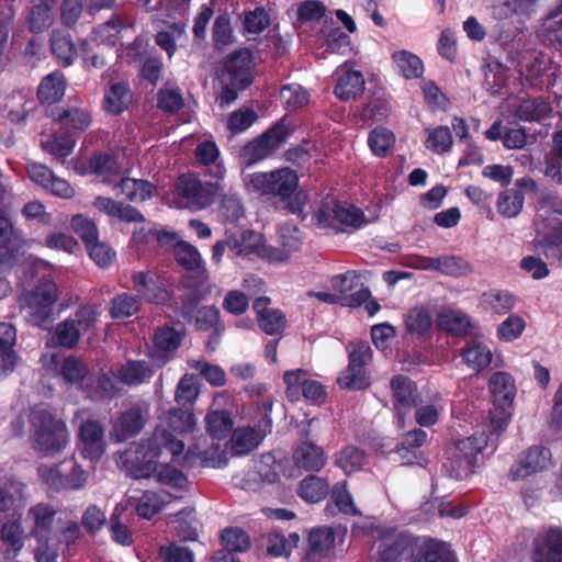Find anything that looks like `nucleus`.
Returning a JSON list of instances; mask_svg holds the SVG:
<instances>
[{"instance_id":"obj_7","label":"nucleus","mask_w":562,"mask_h":562,"mask_svg":"<svg viewBox=\"0 0 562 562\" xmlns=\"http://www.w3.org/2000/svg\"><path fill=\"white\" fill-rule=\"evenodd\" d=\"M412 538L395 528L378 530V539L372 548L373 562H400L411 552Z\"/></svg>"},{"instance_id":"obj_60","label":"nucleus","mask_w":562,"mask_h":562,"mask_svg":"<svg viewBox=\"0 0 562 562\" xmlns=\"http://www.w3.org/2000/svg\"><path fill=\"white\" fill-rule=\"evenodd\" d=\"M364 462V452L356 447H348L341 450L336 460L337 465L346 474L359 471L363 467Z\"/></svg>"},{"instance_id":"obj_27","label":"nucleus","mask_w":562,"mask_h":562,"mask_svg":"<svg viewBox=\"0 0 562 562\" xmlns=\"http://www.w3.org/2000/svg\"><path fill=\"white\" fill-rule=\"evenodd\" d=\"M294 464L305 471H319L326 463L323 449L313 442H302L292 456Z\"/></svg>"},{"instance_id":"obj_59","label":"nucleus","mask_w":562,"mask_h":562,"mask_svg":"<svg viewBox=\"0 0 562 562\" xmlns=\"http://www.w3.org/2000/svg\"><path fill=\"white\" fill-rule=\"evenodd\" d=\"M310 379L308 372L302 369L284 373L283 380L286 385V396L291 402H296L301 398V393Z\"/></svg>"},{"instance_id":"obj_23","label":"nucleus","mask_w":562,"mask_h":562,"mask_svg":"<svg viewBox=\"0 0 562 562\" xmlns=\"http://www.w3.org/2000/svg\"><path fill=\"white\" fill-rule=\"evenodd\" d=\"M156 190V187L149 181L130 177L120 178L113 189L115 195L124 196L131 202H144L153 198Z\"/></svg>"},{"instance_id":"obj_10","label":"nucleus","mask_w":562,"mask_h":562,"mask_svg":"<svg viewBox=\"0 0 562 562\" xmlns=\"http://www.w3.org/2000/svg\"><path fill=\"white\" fill-rule=\"evenodd\" d=\"M391 389L394 396V411L396 425L400 428L406 426V419L411 416L413 406H417L420 396L415 383L407 376L396 375L391 380Z\"/></svg>"},{"instance_id":"obj_21","label":"nucleus","mask_w":562,"mask_h":562,"mask_svg":"<svg viewBox=\"0 0 562 562\" xmlns=\"http://www.w3.org/2000/svg\"><path fill=\"white\" fill-rule=\"evenodd\" d=\"M537 562H562V529L552 528L535 540Z\"/></svg>"},{"instance_id":"obj_57","label":"nucleus","mask_w":562,"mask_h":562,"mask_svg":"<svg viewBox=\"0 0 562 562\" xmlns=\"http://www.w3.org/2000/svg\"><path fill=\"white\" fill-rule=\"evenodd\" d=\"M432 317L429 311L422 306L411 308L405 317V326L411 334H423L430 328Z\"/></svg>"},{"instance_id":"obj_41","label":"nucleus","mask_w":562,"mask_h":562,"mask_svg":"<svg viewBox=\"0 0 562 562\" xmlns=\"http://www.w3.org/2000/svg\"><path fill=\"white\" fill-rule=\"evenodd\" d=\"M425 147L435 154L448 153L452 147V134L448 126L425 128Z\"/></svg>"},{"instance_id":"obj_17","label":"nucleus","mask_w":562,"mask_h":562,"mask_svg":"<svg viewBox=\"0 0 562 562\" xmlns=\"http://www.w3.org/2000/svg\"><path fill=\"white\" fill-rule=\"evenodd\" d=\"M178 498H180V495H176L167 491H146L138 498L128 496L127 502L131 506L135 507L138 516L145 519H150L161 512L167 505Z\"/></svg>"},{"instance_id":"obj_4","label":"nucleus","mask_w":562,"mask_h":562,"mask_svg":"<svg viewBox=\"0 0 562 562\" xmlns=\"http://www.w3.org/2000/svg\"><path fill=\"white\" fill-rule=\"evenodd\" d=\"M488 439L490 437L482 430L456 441L448 450L447 462L443 463L445 472L457 480L468 477L474 472L477 457L487 446Z\"/></svg>"},{"instance_id":"obj_24","label":"nucleus","mask_w":562,"mask_h":562,"mask_svg":"<svg viewBox=\"0 0 562 562\" xmlns=\"http://www.w3.org/2000/svg\"><path fill=\"white\" fill-rule=\"evenodd\" d=\"M92 171L103 177V182L114 189V184L124 178L122 173L126 170V166L119 157L109 155H95L90 159L89 164Z\"/></svg>"},{"instance_id":"obj_13","label":"nucleus","mask_w":562,"mask_h":562,"mask_svg":"<svg viewBox=\"0 0 562 562\" xmlns=\"http://www.w3.org/2000/svg\"><path fill=\"white\" fill-rule=\"evenodd\" d=\"M551 451L541 446L530 447L512 467L509 476L519 480L530 474L548 470L552 467Z\"/></svg>"},{"instance_id":"obj_50","label":"nucleus","mask_w":562,"mask_h":562,"mask_svg":"<svg viewBox=\"0 0 562 562\" xmlns=\"http://www.w3.org/2000/svg\"><path fill=\"white\" fill-rule=\"evenodd\" d=\"M395 143L394 134L385 127H376L372 130L368 137V145L378 157L386 156L393 148Z\"/></svg>"},{"instance_id":"obj_6","label":"nucleus","mask_w":562,"mask_h":562,"mask_svg":"<svg viewBox=\"0 0 562 562\" xmlns=\"http://www.w3.org/2000/svg\"><path fill=\"white\" fill-rule=\"evenodd\" d=\"M69 442L65 423L47 411L37 414V457L53 456L61 451Z\"/></svg>"},{"instance_id":"obj_54","label":"nucleus","mask_w":562,"mask_h":562,"mask_svg":"<svg viewBox=\"0 0 562 562\" xmlns=\"http://www.w3.org/2000/svg\"><path fill=\"white\" fill-rule=\"evenodd\" d=\"M123 30H126V26L122 21L119 18L112 19L94 30L92 41L100 45L113 46Z\"/></svg>"},{"instance_id":"obj_64","label":"nucleus","mask_w":562,"mask_h":562,"mask_svg":"<svg viewBox=\"0 0 562 562\" xmlns=\"http://www.w3.org/2000/svg\"><path fill=\"white\" fill-rule=\"evenodd\" d=\"M175 257L179 265L183 266L188 270L198 269L201 263V255L199 250L187 241H180L176 244Z\"/></svg>"},{"instance_id":"obj_1","label":"nucleus","mask_w":562,"mask_h":562,"mask_svg":"<svg viewBox=\"0 0 562 562\" xmlns=\"http://www.w3.org/2000/svg\"><path fill=\"white\" fill-rule=\"evenodd\" d=\"M184 443L166 431H159L154 439H147L126 453V469L135 479H153L160 485L168 486L172 494L180 495L189 488L188 477L170 465L168 460L182 459Z\"/></svg>"},{"instance_id":"obj_47","label":"nucleus","mask_w":562,"mask_h":562,"mask_svg":"<svg viewBox=\"0 0 562 562\" xmlns=\"http://www.w3.org/2000/svg\"><path fill=\"white\" fill-rule=\"evenodd\" d=\"M329 491L327 481L319 476L310 475L299 486V495L308 503H317L326 497Z\"/></svg>"},{"instance_id":"obj_53","label":"nucleus","mask_w":562,"mask_h":562,"mask_svg":"<svg viewBox=\"0 0 562 562\" xmlns=\"http://www.w3.org/2000/svg\"><path fill=\"white\" fill-rule=\"evenodd\" d=\"M326 50L333 54L347 55L351 52L350 36L338 27H329L323 31Z\"/></svg>"},{"instance_id":"obj_15","label":"nucleus","mask_w":562,"mask_h":562,"mask_svg":"<svg viewBox=\"0 0 562 562\" xmlns=\"http://www.w3.org/2000/svg\"><path fill=\"white\" fill-rule=\"evenodd\" d=\"M227 401L226 394L217 393L204 418L206 431L213 439H224L233 428L231 414L225 409Z\"/></svg>"},{"instance_id":"obj_35","label":"nucleus","mask_w":562,"mask_h":562,"mask_svg":"<svg viewBox=\"0 0 562 562\" xmlns=\"http://www.w3.org/2000/svg\"><path fill=\"white\" fill-rule=\"evenodd\" d=\"M414 562H454L450 547L434 539L424 540Z\"/></svg>"},{"instance_id":"obj_52","label":"nucleus","mask_w":562,"mask_h":562,"mask_svg":"<svg viewBox=\"0 0 562 562\" xmlns=\"http://www.w3.org/2000/svg\"><path fill=\"white\" fill-rule=\"evenodd\" d=\"M435 271L451 276V277H463L468 276L471 271V265L457 256H442L436 257Z\"/></svg>"},{"instance_id":"obj_39","label":"nucleus","mask_w":562,"mask_h":562,"mask_svg":"<svg viewBox=\"0 0 562 562\" xmlns=\"http://www.w3.org/2000/svg\"><path fill=\"white\" fill-rule=\"evenodd\" d=\"M52 53L59 65L69 67L77 57V49L71 38L63 32H54L50 40Z\"/></svg>"},{"instance_id":"obj_25","label":"nucleus","mask_w":562,"mask_h":562,"mask_svg":"<svg viewBox=\"0 0 562 562\" xmlns=\"http://www.w3.org/2000/svg\"><path fill=\"white\" fill-rule=\"evenodd\" d=\"M93 206L109 216L117 217L125 222H144L143 214L130 204L99 195L93 201Z\"/></svg>"},{"instance_id":"obj_42","label":"nucleus","mask_w":562,"mask_h":562,"mask_svg":"<svg viewBox=\"0 0 562 562\" xmlns=\"http://www.w3.org/2000/svg\"><path fill=\"white\" fill-rule=\"evenodd\" d=\"M151 368L144 361H128L119 369V379L126 385H138L150 379Z\"/></svg>"},{"instance_id":"obj_48","label":"nucleus","mask_w":562,"mask_h":562,"mask_svg":"<svg viewBox=\"0 0 562 562\" xmlns=\"http://www.w3.org/2000/svg\"><path fill=\"white\" fill-rule=\"evenodd\" d=\"M80 338V329L74 319H66L55 328L53 337L47 341L48 346L74 347Z\"/></svg>"},{"instance_id":"obj_11","label":"nucleus","mask_w":562,"mask_h":562,"mask_svg":"<svg viewBox=\"0 0 562 562\" xmlns=\"http://www.w3.org/2000/svg\"><path fill=\"white\" fill-rule=\"evenodd\" d=\"M288 128L283 123H277L258 138L248 143L244 148V157L248 164H255L269 157L286 139Z\"/></svg>"},{"instance_id":"obj_30","label":"nucleus","mask_w":562,"mask_h":562,"mask_svg":"<svg viewBox=\"0 0 562 562\" xmlns=\"http://www.w3.org/2000/svg\"><path fill=\"white\" fill-rule=\"evenodd\" d=\"M462 358L468 367L480 372L491 363L492 350L483 339L472 338L463 348Z\"/></svg>"},{"instance_id":"obj_62","label":"nucleus","mask_w":562,"mask_h":562,"mask_svg":"<svg viewBox=\"0 0 562 562\" xmlns=\"http://www.w3.org/2000/svg\"><path fill=\"white\" fill-rule=\"evenodd\" d=\"M331 499L338 509L347 515L359 516L360 510L356 506L345 481L337 483L331 491Z\"/></svg>"},{"instance_id":"obj_16","label":"nucleus","mask_w":562,"mask_h":562,"mask_svg":"<svg viewBox=\"0 0 562 562\" xmlns=\"http://www.w3.org/2000/svg\"><path fill=\"white\" fill-rule=\"evenodd\" d=\"M133 289L137 295L147 302L164 304L169 299L165 284L155 273L150 271H136L131 277Z\"/></svg>"},{"instance_id":"obj_56","label":"nucleus","mask_w":562,"mask_h":562,"mask_svg":"<svg viewBox=\"0 0 562 562\" xmlns=\"http://www.w3.org/2000/svg\"><path fill=\"white\" fill-rule=\"evenodd\" d=\"M524 205V195L518 190H506L499 194L497 210L505 217L517 216Z\"/></svg>"},{"instance_id":"obj_26","label":"nucleus","mask_w":562,"mask_h":562,"mask_svg":"<svg viewBox=\"0 0 562 562\" xmlns=\"http://www.w3.org/2000/svg\"><path fill=\"white\" fill-rule=\"evenodd\" d=\"M46 114L58 121L64 127L78 132L87 130L92 122L90 112L83 108L72 106L67 110L52 108L46 110Z\"/></svg>"},{"instance_id":"obj_29","label":"nucleus","mask_w":562,"mask_h":562,"mask_svg":"<svg viewBox=\"0 0 562 562\" xmlns=\"http://www.w3.org/2000/svg\"><path fill=\"white\" fill-rule=\"evenodd\" d=\"M490 390L494 406H513L516 385L513 376L506 372H495L490 379Z\"/></svg>"},{"instance_id":"obj_28","label":"nucleus","mask_w":562,"mask_h":562,"mask_svg":"<svg viewBox=\"0 0 562 562\" xmlns=\"http://www.w3.org/2000/svg\"><path fill=\"white\" fill-rule=\"evenodd\" d=\"M335 94L340 100L348 101L360 95L364 90V79L360 71L339 68Z\"/></svg>"},{"instance_id":"obj_20","label":"nucleus","mask_w":562,"mask_h":562,"mask_svg":"<svg viewBox=\"0 0 562 562\" xmlns=\"http://www.w3.org/2000/svg\"><path fill=\"white\" fill-rule=\"evenodd\" d=\"M81 452L90 460L99 459L105 449L102 426L92 419L83 422L79 427Z\"/></svg>"},{"instance_id":"obj_33","label":"nucleus","mask_w":562,"mask_h":562,"mask_svg":"<svg viewBox=\"0 0 562 562\" xmlns=\"http://www.w3.org/2000/svg\"><path fill=\"white\" fill-rule=\"evenodd\" d=\"M58 290L49 280L37 284V325L55 314Z\"/></svg>"},{"instance_id":"obj_51","label":"nucleus","mask_w":562,"mask_h":562,"mask_svg":"<svg viewBox=\"0 0 562 562\" xmlns=\"http://www.w3.org/2000/svg\"><path fill=\"white\" fill-rule=\"evenodd\" d=\"M335 543V533L328 527H318L308 535L310 555H321L328 552Z\"/></svg>"},{"instance_id":"obj_46","label":"nucleus","mask_w":562,"mask_h":562,"mask_svg":"<svg viewBox=\"0 0 562 562\" xmlns=\"http://www.w3.org/2000/svg\"><path fill=\"white\" fill-rule=\"evenodd\" d=\"M130 100L128 86L124 82L114 83L105 93L104 109L111 114H120L127 108Z\"/></svg>"},{"instance_id":"obj_22","label":"nucleus","mask_w":562,"mask_h":562,"mask_svg":"<svg viewBox=\"0 0 562 562\" xmlns=\"http://www.w3.org/2000/svg\"><path fill=\"white\" fill-rule=\"evenodd\" d=\"M324 215H319V223L324 227L328 226L345 231L346 228L358 229L366 224L363 213L358 207L346 203L336 204L329 213L338 225L323 220Z\"/></svg>"},{"instance_id":"obj_19","label":"nucleus","mask_w":562,"mask_h":562,"mask_svg":"<svg viewBox=\"0 0 562 562\" xmlns=\"http://www.w3.org/2000/svg\"><path fill=\"white\" fill-rule=\"evenodd\" d=\"M148 413L149 406L147 403L126 411L114 424L111 432L112 437L116 441H123L136 435L143 428Z\"/></svg>"},{"instance_id":"obj_36","label":"nucleus","mask_w":562,"mask_h":562,"mask_svg":"<svg viewBox=\"0 0 562 562\" xmlns=\"http://www.w3.org/2000/svg\"><path fill=\"white\" fill-rule=\"evenodd\" d=\"M22 237L13 228L11 222L0 216V257L8 262L20 250Z\"/></svg>"},{"instance_id":"obj_14","label":"nucleus","mask_w":562,"mask_h":562,"mask_svg":"<svg viewBox=\"0 0 562 562\" xmlns=\"http://www.w3.org/2000/svg\"><path fill=\"white\" fill-rule=\"evenodd\" d=\"M183 464L188 467L201 465L206 468H222L226 464L225 452L218 443L205 445V439H199L191 445L182 457Z\"/></svg>"},{"instance_id":"obj_32","label":"nucleus","mask_w":562,"mask_h":562,"mask_svg":"<svg viewBox=\"0 0 562 562\" xmlns=\"http://www.w3.org/2000/svg\"><path fill=\"white\" fill-rule=\"evenodd\" d=\"M391 59L396 71L405 79H417L424 74L423 60L409 50H395Z\"/></svg>"},{"instance_id":"obj_63","label":"nucleus","mask_w":562,"mask_h":562,"mask_svg":"<svg viewBox=\"0 0 562 562\" xmlns=\"http://www.w3.org/2000/svg\"><path fill=\"white\" fill-rule=\"evenodd\" d=\"M280 98L286 108L297 109L308 103L310 94L302 86L290 83L282 87Z\"/></svg>"},{"instance_id":"obj_5","label":"nucleus","mask_w":562,"mask_h":562,"mask_svg":"<svg viewBox=\"0 0 562 562\" xmlns=\"http://www.w3.org/2000/svg\"><path fill=\"white\" fill-rule=\"evenodd\" d=\"M251 55L247 49H240L232 54L225 61L221 82L223 90L218 98L221 108L229 105L237 99L238 90L245 89L251 82Z\"/></svg>"},{"instance_id":"obj_40","label":"nucleus","mask_w":562,"mask_h":562,"mask_svg":"<svg viewBox=\"0 0 562 562\" xmlns=\"http://www.w3.org/2000/svg\"><path fill=\"white\" fill-rule=\"evenodd\" d=\"M37 186L60 198H70L74 189L70 184L56 176L45 166H37Z\"/></svg>"},{"instance_id":"obj_44","label":"nucleus","mask_w":562,"mask_h":562,"mask_svg":"<svg viewBox=\"0 0 562 562\" xmlns=\"http://www.w3.org/2000/svg\"><path fill=\"white\" fill-rule=\"evenodd\" d=\"M74 145L75 140L72 137L65 133L43 135L41 139L43 150L55 158H63L70 155Z\"/></svg>"},{"instance_id":"obj_12","label":"nucleus","mask_w":562,"mask_h":562,"mask_svg":"<svg viewBox=\"0 0 562 562\" xmlns=\"http://www.w3.org/2000/svg\"><path fill=\"white\" fill-rule=\"evenodd\" d=\"M271 430V418L268 413L254 427H238L231 438V450L234 454L243 456L255 450L266 435Z\"/></svg>"},{"instance_id":"obj_43","label":"nucleus","mask_w":562,"mask_h":562,"mask_svg":"<svg viewBox=\"0 0 562 562\" xmlns=\"http://www.w3.org/2000/svg\"><path fill=\"white\" fill-rule=\"evenodd\" d=\"M300 536L292 532L286 538L283 533L272 531L266 536V549L272 557H286L297 546Z\"/></svg>"},{"instance_id":"obj_45","label":"nucleus","mask_w":562,"mask_h":562,"mask_svg":"<svg viewBox=\"0 0 562 562\" xmlns=\"http://www.w3.org/2000/svg\"><path fill=\"white\" fill-rule=\"evenodd\" d=\"M413 408H415V422L422 427H430L435 425L439 419L441 411H443L438 394L431 398L430 403H426L420 397L417 402V406H413Z\"/></svg>"},{"instance_id":"obj_55","label":"nucleus","mask_w":562,"mask_h":562,"mask_svg":"<svg viewBox=\"0 0 562 562\" xmlns=\"http://www.w3.org/2000/svg\"><path fill=\"white\" fill-rule=\"evenodd\" d=\"M186 35L183 23H173L167 30L160 31L156 35V44L164 49L169 57L176 53V43Z\"/></svg>"},{"instance_id":"obj_9","label":"nucleus","mask_w":562,"mask_h":562,"mask_svg":"<svg viewBox=\"0 0 562 562\" xmlns=\"http://www.w3.org/2000/svg\"><path fill=\"white\" fill-rule=\"evenodd\" d=\"M176 189L179 196L183 199L179 206L202 210L212 204L218 187L213 182H202L192 176H181Z\"/></svg>"},{"instance_id":"obj_49","label":"nucleus","mask_w":562,"mask_h":562,"mask_svg":"<svg viewBox=\"0 0 562 562\" xmlns=\"http://www.w3.org/2000/svg\"><path fill=\"white\" fill-rule=\"evenodd\" d=\"M551 112L548 102L540 98L521 100L516 109V115L524 121H539Z\"/></svg>"},{"instance_id":"obj_8","label":"nucleus","mask_w":562,"mask_h":562,"mask_svg":"<svg viewBox=\"0 0 562 562\" xmlns=\"http://www.w3.org/2000/svg\"><path fill=\"white\" fill-rule=\"evenodd\" d=\"M350 348L349 364L337 382L342 389L362 390L370 384L366 366L372 359V350L367 342L352 344Z\"/></svg>"},{"instance_id":"obj_61","label":"nucleus","mask_w":562,"mask_h":562,"mask_svg":"<svg viewBox=\"0 0 562 562\" xmlns=\"http://www.w3.org/2000/svg\"><path fill=\"white\" fill-rule=\"evenodd\" d=\"M188 363L192 369L198 370L210 384L214 386L225 384V371L217 364L209 363L204 359H190Z\"/></svg>"},{"instance_id":"obj_37","label":"nucleus","mask_w":562,"mask_h":562,"mask_svg":"<svg viewBox=\"0 0 562 562\" xmlns=\"http://www.w3.org/2000/svg\"><path fill=\"white\" fill-rule=\"evenodd\" d=\"M231 237V251L236 256L244 257L248 255H257L260 251V247L263 243V238L260 234L245 229L240 234H229Z\"/></svg>"},{"instance_id":"obj_34","label":"nucleus","mask_w":562,"mask_h":562,"mask_svg":"<svg viewBox=\"0 0 562 562\" xmlns=\"http://www.w3.org/2000/svg\"><path fill=\"white\" fill-rule=\"evenodd\" d=\"M181 342V335L171 327L159 328L154 337L155 351L153 358L158 366H162L167 361L164 353L175 351Z\"/></svg>"},{"instance_id":"obj_3","label":"nucleus","mask_w":562,"mask_h":562,"mask_svg":"<svg viewBox=\"0 0 562 562\" xmlns=\"http://www.w3.org/2000/svg\"><path fill=\"white\" fill-rule=\"evenodd\" d=\"M562 200L552 193L543 194L539 201L536 218V241L543 247L558 249L562 262Z\"/></svg>"},{"instance_id":"obj_58","label":"nucleus","mask_w":562,"mask_h":562,"mask_svg":"<svg viewBox=\"0 0 562 562\" xmlns=\"http://www.w3.org/2000/svg\"><path fill=\"white\" fill-rule=\"evenodd\" d=\"M125 510V506L119 504L115 506L110 517V531L114 542L121 546H131L133 543V535L130 528L120 520L121 515Z\"/></svg>"},{"instance_id":"obj_38","label":"nucleus","mask_w":562,"mask_h":562,"mask_svg":"<svg viewBox=\"0 0 562 562\" xmlns=\"http://www.w3.org/2000/svg\"><path fill=\"white\" fill-rule=\"evenodd\" d=\"M140 306L142 300L138 295L123 292L111 300L109 313L113 319H124L135 315Z\"/></svg>"},{"instance_id":"obj_2","label":"nucleus","mask_w":562,"mask_h":562,"mask_svg":"<svg viewBox=\"0 0 562 562\" xmlns=\"http://www.w3.org/2000/svg\"><path fill=\"white\" fill-rule=\"evenodd\" d=\"M243 182L247 192L276 198L286 203L289 211L295 214H302L308 199L306 192L297 191L299 177L289 167L268 172L246 173Z\"/></svg>"},{"instance_id":"obj_31","label":"nucleus","mask_w":562,"mask_h":562,"mask_svg":"<svg viewBox=\"0 0 562 562\" xmlns=\"http://www.w3.org/2000/svg\"><path fill=\"white\" fill-rule=\"evenodd\" d=\"M66 90V79L61 71H53L43 78L37 88V98L42 104H54L61 100Z\"/></svg>"},{"instance_id":"obj_18","label":"nucleus","mask_w":562,"mask_h":562,"mask_svg":"<svg viewBox=\"0 0 562 562\" xmlns=\"http://www.w3.org/2000/svg\"><path fill=\"white\" fill-rule=\"evenodd\" d=\"M198 428L196 418L189 409L172 408L160 418V425L150 439H154L159 431H166L168 435L192 434Z\"/></svg>"}]
</instances>
